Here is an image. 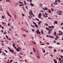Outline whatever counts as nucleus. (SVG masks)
<instances>
[{"instance_id":"13d9d810","label":"nucleus","mask_w":63,"mask_h":63,"mask_svg":"<svg viewBox=\"0 0 63 63\" xmlns=\"http://www.w3.org/2000/svg\"><path fill=\"white\" fill-rule=\"evenodd\" d=\"M18 49H19L20 50V49H20V47H18Z\"/></svg>"},{"instance_id":"6e6552de","label":"nucleus","mask_w":63,"mask_h":63,"mask_svg":"<svg viewBox=\"0 0 63 63\" xmlns=\"http://www.w3.org/2000/svg\"><path fill=\"white\" fill-rule=\"evenodd\" d=\"M24 4L25 5H26V1L25 0L24 1Z\"/></svg>"},{"instance_id":"69168bd1","label":"nucleus","mask_w":63,"mask_h":63,"mask_svg":"<svg viewBox=\"0 0 63 63\" xmlns=\"http://www.w3.org/2000/svg\"><path fill=\"white\" fill-rule=\"evenodd\" d=\"M60 57H61V58H63V56L62 55L60 56Z\"/></svg>"},{"instance_id":"f3484780","label":"nucleus","mask_w":63,"mask_h":63,"mask_svg":"<svg viewBox=\"0 0 63 63\" xmlns=\"http://www.w3.org/2000/svg\"><path fill=\"white\" fill-rule=\"evenodd\" d=\"M14 16H15V19H16V15H14Z\"/></svg>"},{"instance_id":"6ab92c4d","label":"nucleus","mask_w":63,"mask_h":63,"mask_svg":"<svg viewBox=\"0 0 63 63\" xmlns=\"http://www.w3.org/2000/svg\"><path fill=\"white\" fill-rule=\"evenodd\" d=\"M40 7H43V4H41Z\"/></svg>"},{"instance_id":"a211bd4d","label":"nucleus","mask_w":63,"mask_h":63,"mask_svg":"<svg viewBox=\"0 0 63 63\" xmlns=\"http://www.w3.org/2000/svg\"><path fill=\"white\" fill-rule=\"evenodd\" d=\"M51 27H52V28H54V26H52Z\"/></svg>"},{"instance_id":"774afa93","label":"nucleus","mask_w":63,"mask_h":63,"mask_svg":"<svg viewBox=\"0 0 63 63\" xmlns=\"http://www.w3.org/2000/svg\"><path fill=\"white\" fill-rule=\"evenodd\" d=\"M61 52H63V50H61Z\"/></svg>"},{"instance_id":"cd10ccee","label":"nucleus","mask_w":63,"mask_h":63,"mask_svg":"<svg viewBox=\"0 0 63 63\" xmlns=\"http://www.w3.org/2000/svg\"><path fill=\"white\" fill-rule=\"evenodd\" d=\"M8 39L9 41H11V39L10 38H8Z\"/></svg>"},{"instance_id":"5701e85b","label":"nucleus","mask_w":63,"mask_h":63,"mask_svg":"<svg viewBox=\"0 0 63 63\" xmlns=\"http://www.w3.org/2000/svg\"><path fill=\"white\" fill-rule=\"evenodd\" d=\"M51 32H51L48 31V33L49 34H50V32Z\"/></svg>"},{"instance_id":"f257e3e1","label":"nucleus","mask_w":63,"mask_h":63,"mask_svg":"<svg viewBox=\"0 0 63 63\" xmlns=\"http://www.w3.org/2000/svg\"><path fill=\"white\" fill-rule=\"evenodd\" d=\"M36 33L38 34H41V32H39V30L36 31Z\"/></svg>"},{"instance_id":"72a5a7b5","label":"nucleus","mask_w":63,"mask_h":63,"mask_svg":"<svg viewBox=\"0 0 63 63\" xmlns=\"http://www.w3.org/2000/svg\"><path fill=\"white\" fill-rule=\"evenodd\" d=\"M48 27L49 28H52L51 26H49Z\"/></svg>"},{"instance_id":"79ce46f5","label":"nucleus","mask_w":63,"mask_h":63,"mask_svg":"<svg viewBox=\"0 0 63 63\" xmlns=\"http://www.w3.org/2000/svg\"><path fill=\"white\" fill-rule=\"evenodd\" d=\"M49 29V28H46V30H48Z\"/></svg>"},{"instance_id":"a878e982","label":"nucleus","mask_w":63,"mask_h":63,"mask_svg":"<svg viewBox=\"0 0 63 63\" xmlns=\"http://www.w3.org/2000/svg\"><path fill=\"white\" fill-rule=\"evenodd\" d=\"M10 0H6V2H9Z\"/></svg>"},{"instance_id":"4be33fe9","label":"nucleus","mask_w":63,"mask_h":63,"mask_svg":"<svg viewBox=\"0 0 63 63\" xmlns=\"http://www.w3.org/2000/svg\"><path fill=\"white\" fill-rule=\"evenodd\" d=\"M45 15H46V16H47V13H45Z\"/></svg>"},{"instance_id":"5fc2aeb1","label":"nucleus","mask_w":63,"mask_h":63,"mask_svg":"<svg viewBox=\"0 0 63 63\" xmlns=\"http://www.w3.org/2000/svg\"><path fill=\"white\" fill-rule=\"evenodd\" d=\"M8 49H9V50H11V49H10V48H9V47H8Z\"/></svg>"},{"instance_id":"39448f33","label":"nucleus","mask_w":63,"mask_h":63,"mask_svg":"<svg viewBox=\"0 0 63 63\" xmlns=\"http://www.w3.org/2000/svg\"><path fill=\"white\" fill-rule=\"evenodd\" d=\"M53 61L55 63H57V61H56V60H55L54 59Z\"/></svg>"},{"instance_id":"09e8293b","label":"nucleus","mask_w":63,"mask_h":63,"mask_svg":"<svg viewBox=\"0 0 63 63\" xmlns=\"http://www.w3.org/2000/svg\"><path fill=\"white\" fill-rule=\"evenodd\" d=\"M46 36L47 37H48V38H49V36L48 35H46Z\"/></svg>"},{"instance_id":"864d4df0","label":"nucleus","mask_w":63,"mask_h":63,"mask_svg":"<svg viewBox=\"0 0 63 63\" xmlns=\"http://www.w3.org/2000/svg\"><path fill=\"white\" fill-rule=\"evenodd\" d=\"M61 25H63V23H62L61 24Z\"/></svg>"},{"instance_id":"49530a36","label":"nucleus","mask_w":63,"mask_h":63,"mask_svg":"<svg viewBox=\"0 0 63 63\" xmlns=\"http://www.w3.org/2000/svg\"><path fill=\"white\" fill-rule=\"evenodd\" d=\"M47 45H49V43H47Z\"/></svg>"},{"instance_id":"f8f14e48","label":"nucleus","mask_w":63,"mask_h":63,"mask_svg":"<svg viewBox=\"0 0 63 63\" xmlns=\"http://www.w3.org/2000/svg\"><path fill=\"white\" fill-rule=\"evenodd\" d=\"M30 5L32 6V7H33V6H34V5H33V4L32 3H31L30 4Z\"/></svg>"},{"instance_id":"4468645a","label":"nucleus","mask_w":63,"mask_h":63,"mask_svg":"<svg viewBox=\"0 0 63 63\" xmlns=\"http://www.w3.org/2000/svg\"><path fill=\"white\" fill-rule=\"evenodd\" d=\"M51 11H52V12H53V11H54V9H53L52 8H51Z\"/></svg>"},{"instance_id":"aec40b11","label":"nucleus","mask_w":63,"mask_h":63,"mask_svg":"<svg viewBox=\"0 0 63 63\" xmlns=\"http://www.w3.org/2000/svg\"><path fill=\"white\" fill-rule=\"evenodd\" d=\"M32 31L33 32H34V31H35V30H34V29H32Z\"/></svg>"},{"instance_id":"e2e57ef3","label":"nucleus","mask_w":63,"mask_h":63,"mask_svg":"<svg viewBox=\"0 0 63 63\" xmlns=\"http://www.w3.org/2000/svg\"><path fill=\"white\" fill-rule=\"evenodd\" d=\"M6 38H7V39L8 38V37L7 36H6Z\"/></svg>"},{"instance_id":"e433bc0d","label":"nucleus","mask_w":63,"mask_h":63,"mask_svg":"<svg viewBox=\"0 0 63 63\" xmlns=\"http://www.w3.org/2000/svg\"><path fill=\"white\" fill-rule=\"evenodd\" d=\"M55 24H57V21H55Z\"/></svg>"},{"instance_id":"9b49d317","label":"nucleus","mask_w":63,"mask_h":63,"mask_svg":"<svg viewBox=\"0 0 63 63\" xmlns=\"http://www.w3.org/2000/svg\"><path fill=\"white\" fill-rule=\"evenodd\" d=\"M35 25L36 27H38V25H37L35 24Z\"/></svg>"},{"instance_id":"58836bf2","label":"nucleus","mask_w":63,"mask_h":63,"mask_svg":"<svg viewBox=\"0 0 63 63\" xmlns=\"http://www.w3.org/2000/svg\"><path fill=\"white\" fill-rule=\"evenodd\" d=\"M48 9L47 8V7L45 8V10H47Z\"/></svg>"},{"instance_id":"c03bdc74","label":"nucleus","mask_w":63,"mask_h":63,"mask_svg":"<svg viewBox=\"0 0 63 63\" xmlns=\"http://www.w3.org/2000/svg\"><path fill=\"white\" fill-rule=\"evenodd\" d=\"M59 35H62V34L61 33H59Z\"/></svg>"},{"instance_id":"412c9836","label":"nucleus","mask_w":63,"mask_h":63,"mask_svg":"<svg viewBox=\"0 0 63 63\" xmlns=\"http://www.w3.org/2000/svg\"><path fill=\"white\" fill-rule=\"evenodd\" d=\"M41 32L42 34H44V33L42 31H41Z\"/></svg>"},{"instance_id":"ea45409f","label":"nucleus","mask_w":63,"mask_h":63,"mask_svg":"<svg viewBox=\"0 0 63 63\" xmlns=\"http://www.w3.org/2000/svg\"><path fill=\"white\" fill-rule=\"evenodd\" d=\"M22 15L23 16H24V14L22 13Z\"/></svg>"},{"instance_id":"f03ea898","label":"nucleus","mask_w":63,"mask_h":63,"mask_svg":"<svg viewBox=\"0 0 63 63\" xmlns=\"http://www.w3.org/2000/svg\"><path fill=\"white\" fill-rule=\"evenodd\" d=\"M41 16H42V14L41 13L39 14L38 15L39 18H41Z\"/></svg>"},{"instance_id":"c9c22d12","label":"nucleus","mask_w":63,"mask_h":63,"mask_svg":"<svg viewBox=\"0 0 63 63\" xmlns=\"http://www.w3.org/2000/svg\"><path fill=\"white\" fill-rule=\"evenodd\" d=\"M36 20H37L38 21H39V19H38V18H36Z\"/></svg>"},{"instance_id":"7c9ffc66","label":"nucleus","mask_w":63,"mask_h":63,"mask_svg":"<svg viewBox=\"0 0 63 63\" xmlns=\"http://www.w3.org/2000/svg\"><path fill=\"white\" fill-rule=\"evenodd\" d=\"M1 17L3 19H4V17L3 16H2Z\"/></svg>"},{"instance_id":"6e6d98bb","label":"nucleus","mask_w":63,"mask_h":63,"mask_svg":"<svg viewBox=\"0 0 63 63\" xmlns=\"http://www.w3.org/2000/svg\"><path fill=\"white\" fill-rule=\"evenodd\" d=\"M54 52H56V50H54Z\"/></svg>"},{"instance_id":"37998d69","label":"nucleus","mask_w":63,"mask_h":63,"mask_svg":"<svg viewBox=\"0 0 63 63\" xmlns=\"http://www.w3.org/2000/svg\"><path fill=\"white\" fill-rule=\"evenodd\" d=\"M43 10H44V11H45V8H43Z\"/></svg>"},{"instance_id":"2f4dec72","label":"nucleus","mask_w":63,"mask_h":63,"mask_svg":"<svg viewBox=\"0 0 63 63\" xmlns=\"http://www.w3.org/2000/svg\"><path fill=\"white\" fill-rule=\"evenodd\" d=\"M3 33L4 34H7V32H4Z\"/></svg>"},{"instance_id":"603ef678","label":"nucleus","mask_w":63,"mask_h":63,"mask_svg":"<svg viewBox=\"0 0 63 63\" xmlns=\"http://www.w3.org/2000/svg\"><path fill=\"white\" fill-rule=\"evenodd\" d=\"M5 52H6V53H7V52H8V51H7L6 50H5Z\"/></svg>"},{"instance_id":"dca6fc26","label":"nucleus","mask_w":63,"mask_h":63,"mask_svg":"<svg viewBox=\"0 0 63 63\" xmlns=\"http://www.w3.org/2000/svg\"><path fill=\"white\" fill-rule=\"evenodd\" d=\"M23 35L24 36V37H26V35L25 34H23Z\"/></svg>"},{"instance_id":"1a4fd4ad","label":"nucleus","mask_w":63,"mask_h":63,"mask_svg":"<svg viewBox=\"0 0 63 63\" xmlns=\"http://www.w3.org/2000/svg\"><path fill=\"white\" fill-rule=\"evenodd\" d=\"M59 13H62V11H58Z\"/></svg>"},{"instance_id":"a18cd8bd","label":"nucleus","mask_w":63,"mask_h":63,"mask_svg":"<svg viewBox=\"0 0 63 63\" xmlns=\"http://www.w3.org/2000/svg\"><path fill=\"white\" fill-rule=\"evenodd\" d=\"M50 56H51V57H53V55H51Z\"/></svg>"},{"instance_id":"680f3d73","label":"nucleus","mask_w":63,"mask_h":63,"mask_svg":"<svg viewBox=\"0 0 63 63\" xmlns=\"http://www.w3.org/2000/svg\"><path fill=\"white\" fill-rule=\"evenodd\" d=\"M48 19H51V18H50V17H48Z\"/></svg>"},{"instance_id":"3c124183","label":"nucleus","mask_w":63,"mask_h":63,"mask_svg":"<svg viewBox=\"0 0 63 63\" xmlns=\"http://www.w3.org/2000/svg\"><path fill=\"white\" fill-rule=\"evenodd\" d=\"M2 24H5V23L4 22H3L2 23Z\"/></svg>"},{"instance_id":"de8ad7c7","label":"nucleus","mask_w":63,"mask_h":63,"mask_svg":"<svg viewBox=\"0 0 63 63\" xmlns=\"http://www.w3.org/2000/svg\"><path fill=\"white\" fill-rule=\"evenodd\" d=\"M8 15L9 16H10L11 18H12V17H11V15H10V14H9Z\"/></svg>"},{"instance_id":"4c0bfd02","label":"nucleus","mask_w":63,"mask_h":63,"mask_svg":"<svg viewBox=\"0 0 63 63\" xmlns=\"http://www.w3.org/2000/svg\"><path fill=\"white\" fill-rule=\"evenodd\" d=\"M55 3H57L58 2H57V0H56L55 1Z\"/></svg>"},{"instance_id":"338daca9","label":"nucleus","mask_w":63,"mask_h":63,"mask_svg":"<svg viewBox=\"0 0 63 63\" xmlns=\"http://www.w3.org/2000/svg\"><path fill=\"white\" fill-rule=\"evenodd\" d=\"M10 20H11V18H10L8 20L9 21H10Z\"/></svg>"},{"instance_id":"f704fd0d","label":"nucleus","mask_w":63,"mask_h":63,"mask_svg":"<svg viewBox=\"0 0 63 63\" xmlns=\"http://www.w3.org/2000/svg\"><path fill=\"white\" fill-rule=\"evenodd\" d=\"M37 57L38 58H39H39H40V56H39V55H38L37 56Z\"/></svg>"},{"instance_id":"bf43d9fd","label":"nucleus","mask_w":63,"mask_h":63,"mask_svg":"<svg viewBox=\"0 0 63 63\" xmlns=\"http://www.w3.org/2000/svg\"><path fill=\"white\" fill-rule=\"evenodd\" d=\"M59 2H60V1L59 0H57Z\"/></svg>"},{"instance_id":"bb28decb","label":"nucleus","mask_w":63,"mask_h":63,"mask_svg":"<svg viewBox=\"0 0 63 63\" xmlns=\"http://www.w3.org/2000/svg\"><path fill=\"white\" fill-rule=\"evenodd\" d=\"M58 59H59V61H60V60H62L60 58H59Z\"/></svg>"},{"instance_id":"473e14b6","label":"nucleus","mask_w":63,"mask_h":63,"mask_svg":"<svg viewBox=\"0 0 63 63\" xmlns=\"http://www.w3.org/2000/svg\"><path fill=\"white\" fill-rule=\"evenodd\" d=\"M57 44L58 45H60V43H57Z\"/></svg>"},{"instance_id":"7ed1b4c3","label":"nucleus","mask_w":63,"mask_h":63,"mask_svg":"<svg viewBox=\"0 0 63 63\" xmlns=\"http://www.w3.org/2000/svg\"><path fill=\"white\" fill-rule=\"evenodd\" d=\"M10 51V52H12V53H14V51L12 49H11Z\"/></svg>"},{"instance_id":"20e7f679","label":"nucleus","mask_w":63,"mask_h":63,"mask_svg":"<svg viewBox=\"0 0 63 63\" xmlns=\"http://www.w3.org/2000/svg\"><path fill=\"white\" fill-rule=\"evenodd\" d=\"M42 22L41 21H39L38 22V24H39V25H40V24Z\"/></svg>"},{"instance_id":"2eb2a0df","label":"nucleus","mask_w":63,"mask_h":63,"mask_svg":"<svg viewBox=\"0 0 63 63\" xmlns=\"http://www.w3.org/2000/svg\"><path fill=\"white\" fill-rule=\"evenodd\" d=\"M25 7L26 9H28V6H27V5H26Z\"/></svg>"},{"instance_id":"b1692460","label":"nucleus","mask_w":63,"mask_h":63,"mask_svg":"<svg viewBox=\"0 0 63 63\" xmlns=\"http://www.w3.org/2000/svg\"><path fill=\"white\" fill-rule=\"evenodd\" d=\"M31 26H32V27H33L34 28V27H35V26H33L32 25V24H31Z\"/></svg>"},{"instance_id":"423d86ee","label":"nucleus","mask_w":63,"mask_h":63,"mask_svg":"<svg viewBox=\"0 0 63 63\" xmlns=\"http://www.w3.org/2000/svg\"><path fill=\"white\" fill-rule=\"evenodd\" d=\"M53 4H54V5H57V4H58V3L54 2L53 3Z\"/></svg>"},{"instance_id":"8fccbe9b","label":"nucleus","mask_w":63,"mask_h":63,"mask_svg":"<svg viewBox=\"0 0 63 63\" xmlns=\"http://www.w3.org/2000/svg\"><path fill=\"white\" fill-rule=\"evenodd\" d=\"M33 23L35 24V25H36V23H35V22H33Z\"/></svg>"},{"instance_id":"c756f323","label":"nucleus","mask_w":63,"mask_h":63,"mask_svg":"<svg viewBox=\"0 0 63 63\" xmlns=\"http://www.w3.org/2000/svg\"><path fill=\"white\" fill-rule=\"evenodd\" d=\"M21 29L22 30H23V31H24V30H25V29H23V28H22Z\"/></svg>"},{"instance_id":"393cba45","label":"nucleus","mask_w":63,"mask_h":63,"mask_svg":"<svg viewBox=\"0 0 63 63\" xmlns=\"http://www.w3.org/2000/svg\"><path fill=\"white\" fill-rule=\"evenodd\" d=\"M48 12L49 13H51V10H48Z\"/></svg>"},{"instance_id":"ddd939ff","label":"nucleus","mask_w":63,"mask_h":63,"mask_svg":"<svg viewBox=\"0 0 63 63\" xmlns=\"http://www.w3.org/2000/svg\"><path fill=\"white\" fill-rule=\"evenodd\" d=\"M44 24L45 25H46V26H48V25L47 23H45Z\"/></svg>"},{"instance_id":"4d7b16f0","label":"nucleus","mask_w":63,"mask_h":63,"mask_svg":"<svg viewBox=\"0 0 63 63\" xmlns=\"http://www.w3.org/2000/svg\"><path fill=\"white\" fill-rule=\"evenodd\" d=\"M48 30L49 31V32H51L50 31V29L49 28L48 29Z\"/></svg>"},{"instance_id":"052dcab7","label":"nucleus","mask_w":63,"mask_h":63,"mask_svg":"<svg viewBox=\"0 0 63 63\" xmlns=\"http://www.w3.org/2000/svg\"><path fill=\"white\" fill-rule=\"evenodd\" d=\"M9 30H10V31H12V29H11V28H10L9 29Z\"/></svg>"},{"instance_id":"9d476101","label":"nucleus","mask_w":63,"mask_h":63,"mask_svg":"<svg viewBox=\"0 0 63 63\" xmlns=\"http://www.w3.org/2000/svg\"><path fill=\"white\" fill-rule=\"evenodd\" d=\"M16 50H17V51H19V50L18 48H17Z\"/></svg>"},{"instance_id":"a19ab883","label":"nucleus","mask_w":63,"mask_h":63,"mask_svg":"<svg viewBox=\"0 0 63 63\" xmlns=\"http://www.w3.org/2000/svg\"><path fill=\"white\" fill-rule=\"evenodd\" d=\"M6 13H7L8 15H9V13L7 11Z\"/></svg>"},{"instance_id":"c85d7f7f","label":"nucleus","mask_w":63,"mask_h":63,"mask_svg":"<svg viewBox=\"0 0 63 63\" xmlns=\"http://www.w3.org/2000/svg\"><path fill=\"white\" fill-rule=\"evenodd\" d=\"M58 15H62V13H59L58 14Z\"/></svg>"},{"instance_id":"0e129e2a","label":"nucleus","mask_w":63,"mask_h":63,"mask_svg":"<svg viewBox=\"0 0 63 63\" xmlns=\"http://www.w3.org/2000/svg\"><path fill=\"white\" fill-rule=\"evenodd\" d=\"M10 62L12 63V62H13V61H12V60H10Z\"/></svg>"},{"instance_id":"0eeeda50","label":"nucleus","mask_w":63,"mask_h":63,"mask_svg":"<svg viewBox=\"0 0 63 63\" xmlns=\"http://www.w3.org/2000/svg\"><path fill=\"white\" fill-rule=\"evenodd\" d=\"M50 38H54V37H53V36H51V35H50Z\"/></svg>"}]
</instances>
